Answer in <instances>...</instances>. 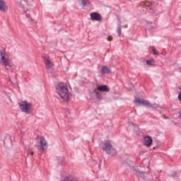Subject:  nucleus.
I'll list each match as a JSON object with an SVG mask.
<instances>
[{
  "instance_id": "1",
  "label": "nucleus",
  "mask_w": 181,
  "mask_h": 181,
  "mask_svg": "<svg viewBox=\"0 0 181 181\" xmlns=\"http://www.w3.org/2000/svg\"><path fill=\"white\" fill-rule=\"evenodd\" d=\"M56 92L65 103L70 100V91L64 83L60 82L57 84Z\"/></svg>"
},
{
  "instance_id": "2",
  "label": "nucleus",
  "mask_w": 181,
  "mask_h": 181,
  "mask_svg": "<svg viewBox=\"0 0 181 181\" xmlns=\"http://www.w3.org/2000/svg\"><path fill=\"white\" fill-rule=\"evenodd\" d=\"M18 107L20 108L21 111L25 114H30V112L33 111L32 103L26 100H22L20 103H18Z\"/></svg>"
},
{
  "instance_id": "3",
  "label": "nucleus",
  "mask_w": 181,
  "mask_h": 181,
  "mask_svg": "<svg viewBox=\"0 0 181 181\" xmlns=\"http://www.w3.org/2000/svg\"><path fill=\"white\" fill-rule=\"evenodd\" d=\"M0 64L5 67H12L11 65V61L9 60V56L4 51L0 50Z\"/></svg>"
},
{
  "instance_id": "4",
  "label": "nucleus",
  "mask_w": 181,
  "mask_h": 181,
  "mask_svg": "<svg viewBox=\"0 0 181 181\" xmlns=\"http://www.w3.org/2000/svg\"><path fill=\"white\" fill-rule=\"evenodd\" d=\"M103 149L107 155H111V156H115V155H117V150L112 147V145H111V143L109 141L103 144Z\"/></svg>"
},
{
  "instance_id": "5",
  "label": "nucleus",
  "mask_w": 181,
  "mask_h": 181,
  "mask_svg": "<svg viewBox=\"0 0 181 181\" xmlns=\"http://www.w3.org/2000/svg\"><path fill=\"white\" fill-rule=\"evenodd\" d=\"M135 103L137 104H142V105H146L148 108H156V107H158L156 103L152 105L150 101L145 100L139 97L136 98Z\"/></svg>"
},
{
  "instance_id": "6",
  "label": "nucleus",
  "mask_w": 181,
  "mask_h": 181,
  "mask_svg": "<svg viewBox=\"0 0 181 181\" xmlns=\"http://www.w3.org/2000/svg\"><path fill=\"white\" fill-rule=\"evenodd\" d=\"M43 59L47 70H50V69H53V67H54V64L52 62L50 58L48 57H43Z\"/></svg>"
},
{
  "instance_id": "7",
  "label": "nucleus",
  "mask_w": 181,
  "mask_h": 181,
  "mask_svg": "<svg viewBox=\"0 0 181 181\" xmlns=\"http://www.w3.org/2000/svg\"><path fill=\"white\" fill-rule=\"evenodd\" d=\"M38 144H39L40 147L41 148V150L42 151V152H45V151H46V149H47V143L46 142L45 137L40 136Z\"/></svg>"
},
{
  "instance_id": "8",
  "label": "nucleus",
  "mask_w": 181,
  "mask_h": 181,
  "mask_svg": "<svg viewBox=\"0 0 181 181\" xmlns=\"http://www.w3.org/2000/svg\"><path fill=\"white\" fill-rule=\"evenodd\" d=\"M153 142V139L150 136H145L143 139V144L144 146H151Z\"/></svg>"
},
{
  "instance_id": "9",
  "label": "nucleus",
  "mask_w": 181,
  "mask_h": 181,
  "mask_svg": "<svg viewBox=\"0 0 181 181\" xmlns=\"http://www.w3.org/2000/svg\"><path fill=\"white\" fill-rule=\"evenodd\" d=\"M90 19H92L93 21H96L97 22H100L103 20L101 14L97 12L90 13Z\"/></svg>"
},
{
  "instance_id": "10",
  "label": "nucleus",
  "mask_w": 181,
  "mask_h": 181,
  "mask_svg": "<svg viewBox=\"0 0 181 181\" xmlns=\"http://www.w3.org/2000/svg\"><path fill=\"white\" fill-rule=\"evenodd\" d=\"M134 175H136L137 177H139V179H143V180H145V172L141 171V170H139V168H134Z\"/></svg>"
},
{
  "instance_id": "11",
  "label": "nucleus",
  "mask_w": 181,
  "mask_h": 181,
  "mask_svg": "<svg viewBox=\"0 0 181 181\" xmlns=\"http://www.w3.org/2000/svg\"><path fill=\"white\" fill-rule=\"evenodd\" d=\"M0 11L1 12H6L8 11V6L4 0H0Z\"/></svg>"
},
{
  "instance_id": "12",
  "label": "nucleus",
  "mask_w": 181,
  "mask_h": 181,
  "mask_svg": "<svg viewBox=\"0 0 181 181\" xmlns=\"http://www.w3.org/2000/svg\"><path fill=\"white\" fill-rule=\"evenodd\" d=\"M143 8H144V11L146 9V12H149L150 13H153V8H152V6H149L147 4H143Z\"/></svg>"
},
{
  "instance_id": "13",
  "label": "nucleus",
  "mask_w": 181,
  "mask_h": 181,
  "mask_svg": "<svg viewBox=\"0 0 181 181\" xmlns=\"http://www.w3.org/2000/svg\"><path fill=\"white\" fill-rule=\"evenodd\" d=\"M97 90H98V91H103L105 93H107L108 91H110V88L106 85L98 86L97 87Z\"/></svg>"
},
{
  "instance_id": "14",
  "label": "nucleus",
  "mask_w": 181,
  "mask_h": 181,
  "mask_svg": "<svg viewBox=\"0 0 181 181\" xmlns=\"http://www.w3.org/2000/svg\"><path fill=\"white\" fill-rule=\"evenodd\" d=\"M100 73L101 74H110V68H108V66H103L102 67Z\"/></svg>"
},
{
  "instance_id": "15",
  "label": "nucleus",
  "mask_w": 181,
  "mask_h": 181,
  "mask_svg": "<svg viewBox=\"0 0 181 181\" xmlns=\"http://www.w3.org/2000/svg\"><path fill=\"white\" fill-rule=\"evenodd\" d=\"M90 97H93V95H95V97L98 98V100H101V95H100V93L95 91V90H92L90 92Z\"/></svg>"
},
{
  "instance_id": "16",
  "label": "nucleus",
  "mask_w": 181,
  "mask_h": 181,
  "mask_svg": "<svg viewBox=\"0 0 181 181\" xmlns=\"http://www.w3.org/2000/svg\"><path fill=\"white\" fill-rule=\"evenodd\" d=\"M61 181H78V180H77V178L69 175V176H66L64 178V180H61Z\"/></svg>"
},
{
  "instance_id": "17",
  "label": "nucleus",
  "mask_w": 181,
  "mask_h": 181,
  "mask_svg": "<svg viewBox=\"0 0 181 181\" xmlns=\"http://www.w3.org/2000/svg\"><path fill=\"white\" fill-rule=\"evenodd\" d=\"M79 5H82V6H87V4H88V0H78Z\"/></svg>"
},
{
  "instance_id": "18",
  "label": "nucleus",
  "mask_w": 181,
  "mask_h": 181,
  "mask_svg": "<svg viewBox=\"0 0 181 181\" xmlns=\"http://www.w3.org/2000/svg\"><path fill=\"white\" fill-rule=\"evenodd\" d=\"M151 49H152V52H153V54H154L155 56H159V52H158V51L156 50V48L154 46H153V47H151Z\"/></svg>"
},
{
  "instance_id": "19",
  "label": "nucleus",
  "mask_w": 181,
  "mask_h": 181,
  "mask_svg": "<svg viewBox=\"0 0 181 181\" xmlns=\"http://www.w3.org/2000/svg\"><path fill=\"white\" fill-rule=\"evenodd\" d=\"M117 25H118V27H117V34H118V36H121V33H122V31H121V23L119 22Z\"/></svg>"
},
{
  "instance_id": "20",
  "label": "nucleus",
  "mask_w": 181,
  "mask_h": 181,
  "mask_svg": "<svg viewBox=\"0 0 181 181\" xmlns=\"http://www.w3.org/2000/svg\"><path fill=\"white\" fill-rule=\"evenodd\" d=\"M146 63L148 66H153L155 62H153V59H147Z\"/></svg>"
},
{
  "instance_id": "21",
  "label": "nucleus",
  "mask_w": 181,
  "mask_h": 181,
  "mask_svg": "<svg viewBox=\"0 0 181 181\" xmlns=\"http://www.w3.org/2000/svg\"><path fill=\"white\" fill-rule=\"evenodd\" d=\"M32 156H33V153H32V151L28 152L27 158H29L30 159Z\"/></svg>"
},
{
  "instance_id": "22",
  "label": "nucleus",
  "mask_w": 181,
  "mask_h": 181,
  "mask_svg": "<svg viewBox=\"0 0 181 181\" xmlns=\"http://www.w3.org/2000/svg\"><path fill=\"white\" fill-rule=\"evenodd\" d=\"M58 160H60L61 162H64L65 159L64 158L59 157L58 158Z\"/></svg>"
},
{
  "instance_id": "23",
  "label": "nucleus",
  "mask_w": 181,
  "mask_h": 181,
  "mask_svg": "<svg viewBox=\"0 0 181 181\" xmlns=\"http://www.w3.org/2000/svg\"><path fill=\"white\" fill-rule=\"evenodd\" d=\"M178 100L179 101H180V104H181V93H180L178 95Z\"/></svg>"
},
{
  "instance_id": "24",
  "label": "nucleus",
  "mask_w": 181,
  "mask_h": 181,
  "mask_svg": "<svg viewBox=\"0 0 181 181\" xmlns=\"http://www.w3.org/2000/svg\"><path fill=\"white\" fill-rule=\"evenodd\" d=\"M26 18H28V21H33L29 15H26Z\"/></svg>"
},
{
  "instance_id": "25",
  "label": "nucleus",
  "mask_w": 181,
  "mask_h": 181,
  "mask_svg": "<svg viewBox=\"0 0 181 181\" xmlns=\"http://www.w3.org/2000/svg\"><path fill=\"white\" fill-rule=\"evenodd\" d=\"M179 117L181 119V112H179Z\"/></svg>"
},
{
  "instance_id": "26",
  "label": "nucleus",
  "mask_w": 181,
  "mask_h": 181,
  "mask_svg": "<svg viewBox=\"0 0 181 181\" xmlns=\"http://www.w3.org/2000/svg\"><path fill=\"white\" fill-rule=\"evenodd\" d=\"M9 81L11 82V84H13V81H12V80L9 79Z\"/></svg>"
},
{
  "instance_id": "27",
  "label": "nucleus",
  "mask_w": 181,
  "mask_h": 181,
  "mask_svg": "<svg viewBox=\"0 0 181 181\" xmlns=\"http://www.w3.org/2000/svg\"><path fill=\"white\" fill-rule=\"evenodd\" d=\"M20 6H21V8H23V4H20Z\"/></svg>"
},
{
  "instance_id": "28",
  "label": "nucleus",
  "mask_w": 181,
  "mask_h": 181,
  "mask_svg": "<svg viewBox=\"0 0 181 181\" xmlns=\"http://www.w3.org/2000/svg\"><path fill=\"white\" fill-rule=\"evenodd\" d=\"M123 28H128V25L123 26Z\"/></svg>"
},
{
  "instance_id": "29",
  "label": "nucleus",
  "mask_w": 181,
  "mask_h": 181,
  "mask_svg": "<svg viewBox=\"0 0 181 181\" xmlns=\"http://www.w3.org/2000/svg\"><path fill=\"white\" fill-rule=\"evenodd\" d=\"M147 23L149 25V24L152 23V22H147Z\"/></svg>"
},
{
  "instance_id": "30",
  "label": "nucleus",
  "mask_w": 181,
  "mask_h": 181,
  "mask_svg": "<svg viewBox=\"0 0 181 181\" xmlns=\"http://www.w3.org/2000/svg\"><path fill=\"white\" fill-rule=\"evenodd\" d=\"M107 40H110V39L107 38Z\"/></svg>"
},
{
  "instance_id": "31",
  "label": "nucleus",
  "mask_w": 181,
  "mask_h": 181,
  "mask_svg": "<svg viewBox=\"0 0 181 181\" xmlns=\"http://www.w3.org/2000/svg\"><path fill=\"white\" fill-rule=\"evenodd\" d=\"M156 147H153V149H156Z\"/></svg>"
},
{
  "instance_id": "32",
  "label": "nucleus",
  "mask_w": 181,
  "mask_h": 181,
  "mask_svg": "<svg viewBox=\"0 0 181 181\" xmlns=\"http://www.w3.org/2000/svg\"><path fill=\"white\" fill-rule=\"evenodd\" d=\"M173 176H175V174H173Z\"/></svg>"
}]
</instances>
